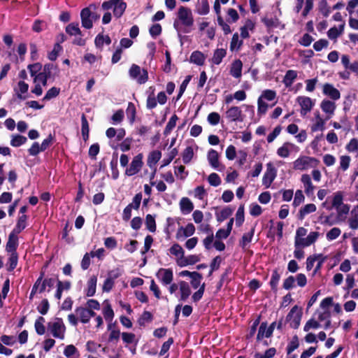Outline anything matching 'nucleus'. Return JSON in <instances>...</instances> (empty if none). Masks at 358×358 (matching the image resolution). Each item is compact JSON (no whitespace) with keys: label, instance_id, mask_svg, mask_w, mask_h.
Listing matches in <instances>:
<instances>
[{"label":"nucleus","instance_id":"11","mask_svg":"<svg viewBox=\"0 0 358 358\" xmlns=\"http://www.w3.org/2000/svg\"><path fill=\"white\" fill-rule=\"evenodd\" d=\"M277 176V170L271 163L266 164V170L262 178V184L266 188L270 187L271 185Z\"/></svg>","mask_w":358,"mask_h":358},{"label":"nucleus","instance_id":"13","mask_svg":"<svg viewBox=\"0 0 358 358\" xmlns=\"http://www.w3.org/2000/svg\"><path fill=\"white\" fill-rule=\"evenodd\" d=\"M156 276L163 285H170L173 279V271L170 268H159Z\"/></svg>","mask_w":358,"mask_h":358},{"label":"nucleus","instance_id":"6","mask_svg":"<svg viewBox=\"0 0 358 358\" xmlns=\"http://www.w3.org/2000/svg\"><path fill=\"white\" fill-rule=\"evenodd\" d=\"M130 77L139 84H143L148 79V71L136 64H132L129 71Z\"/></svg>","mask_w":358,"mask_h":358},{"label":"nucleus","instance_id":"1","mask_svg":"<svg viewBox=\"0 0 358 358\" xmlns=\"http://www.w3.org/2000/svg\"><path fill=\"white\" fill-rule=\"evenodd\" d=\"M317 231H310L308 234L307 229L300 227L297 228L294 236V257L298 259H301L304 257V252L302 248H307L314 244L320 236Z\"/></svg>","mask_w":358,"mask_h":358},{"label":"nucleus","instance_id":"4","mask_svg":"<svg viewBox=\"0 0 358 358\" xmlns=\"http://www.w3.org/2000/svg\"><path fill=\"white\" fill-rule=\"evenodd\" d=\"M48 331L53 337L64 340L65 338L66 327L60 318H55L48 323Z\"/></svg>","mask_w":358,"mask_h":358},{"label":"nucleus","instance_id":"27","mask_svg":"<svg viewBox=\"0 0 358 358\" xmlns=\"http://www.w3.org/2000/svg\"><path fill=\"white\" fill-rule=\"evenodd\" d=\"M180 301H185L191 294V289L189 284L183 280L179 282Z\"/></svg>","mask_w":358,"mask_h":358},{"label":"nucleus","instance_id":"24","mask_svg":"<svg viewBox=\"0 0 358 358\" xmlns=\"http://www.w3.org/2000/svg\"><path fill=\"white\" fill-rule=\"evenodd\" d=\"M180 208L182 214L187 215L193 210L194 205L189 199L183 197L180 201Z\"/></svg>","mask_w":358,"mask_h":358},{"label":"nucleus","instance_id":"47","mask_svg":"<svg viewBox=\"0 0 358 358\" xmlns=\"http://www.w3.org/2000/svg\"><path fill=\"white\" fill-rule=\"evenodd\" d=\"M45 318L39 317L35 322L34 327L36 331L39 335H43L45 332V327L44 326Z\"/></svg>","mask_w":358,"mask_h":358},{"label":"nucleus","instance_id":"31","mask_svg":"<svg viewBox=\"0 0 358 358\" xmlns=\"http://www.w3.org/2000/svg\"><path fill=\"white\" fill-rule=\"evenodd\" d=\"M345 22H343L338 27H331L327 32V36L331 40H336L337 38L341 35L344 31Z\"/></svg>","mask_w":358,"mask_h":358},{"label":"nucleus","instance_id":"61","mask_svg":"<svg viewBox=\"0 0 358 358\" xmlns=\"http://www.w3.org/2000/svg\"><path fill=\"white\" fill-rule=\"evenodd\" d=\"M208 181L213 187H217L221 184V178L215 173H212L209 175Z\"/></svg>","mask_w":358,"mask_h":358},{"label":"nucleus","instance_id":"38","mask_svg":"<svg viewBox=\"0 0 358 358\" xmlns=\"http://www.w3.org/2000/svg\"><path fill=\"white\" fill-rule=\"evenodd\" d=\"M199 257L197 255H189L187 257L182 258V259L178 260V264L180 266H185L189 264H194L198 262H199Z\"/></svg>","mask_w":358,"mask_h":358},{"label":"nucleus","instance_id":"22","mask_svg":"<svg viewBox=\"0 0 358 358\" xmlns=\"http://www.w3.org/2000/svg\"><path fill=\"white\" fill-rule=\"evenodd\" d=\"M206 56L199 50H195L192 52L189 57V62L197 66H203L205 63Z\"/></svg>","mask_w":358,"mask_h":358},{"label":"nucleus","instance_id":"21","mask_svg":"<svg viewBox=\"0 0 358 358\" xmlns=\"http://www.w3.org/2000/svg\"><path fill=\"white\" fill-rule=\"evenodd\" d=\"M207 159L212 168L221 170L220 169V164L219 162V155L216 150L213 149L210 150L207 155Z\"/></svg>","mask_w":358,"mask_h":358},{"label":"nucleus","instance_id":"12","mask_svg":"<svg viewBox=\"0 0 358 358\" xmlns=\"http://www.w3.org/2000/svg\"><path fill=\"white\" fill-rule=\"evenodd\" d=\"M322 94L334 101L341 98V92L332 84L326 83L322 85Z\"/></svg>","mask_w":358,"mask_h":358},{"label":"nucleus","instance_id":"57","mask_svg":"<svg viewBox=\"0 0 358 358\" xmlns=\"http://www.w3.org/2000/svg\"><path fill=\"white\" fill-rule=\"evenodd\" d=\"M259 98L267 101H273L276 98V92L272 90H265L262 92Z\"/></svg>","mask_w":358,"mask_h":358},{"label":"nucleus","instance_id":"60","mask_svg":"<svg viewBox=\"0 0 358 358\" xmlns=\"http://www.w3.org/2000/svg\"><path fill=\"white\" fill-rule=\"evenodd\" d=\"M320 327V324L318 321L314 319H310L306 323L303 327V330L307 332L309 331L310 329H317Z\"/></svg>","mask_w":358,"mask_h":358},{"label":"nucleus","instance_id":"23","mask_svg":"<svg viewBox=\"0 0 358 358\" xmlns=\"http://www.w3.org/2000/svg\"><path fill=\"white\" fill-rule=\"evenodd\" d=\"M348 223L350 229L353 230L358 229V206H355L350 211Z\"/></svg>","mask_w":358,"mask_h":358},{"label":"nucleus","instance_id":"32","mask_svg":"<svg viewBox=\"0 0 358 358\" xmlns=\"http://www.w3.org/2000/svg\"><path fill=\"white\" fill-rule=\"evenodd\" d=\"M77 317L80 322L86 324L90 322V310L86 308L79 307L76 309Z\"/></svg>","mask_w":358,"mask_h":358},{"label":"nucleus","instance_id":"43","mask_svg":"<svg viewBox=\"0 0 358 358\" xmlns=\"http://www.w3.org/2000/svg\"><path fill=\"white\" fill-rule=\"evenodd\" d=\"M343 204V193L342 192H336L333 194L332 206L336 209Z\"/></svg>","mask_w":358,"mask_h":358},{"label":"nucleus","instance_id":"26","mask_svg":"<svg viewBox=\"0 0 358 358\" xmlns=\"http://www.w3.org/2000/svg\"><path fill=\"white\" fill-rule=\"evenodd\" d=\"M317 207L314 203H308L300 208L298 213L299 219L303 220L308 214L315 212Z\"/></svg>","mask_w":358,"mask_h":358},{"label":"nucleus","instance_id":"15","mask_svg":"<svg viewBox=\"0 0 358 358\" xmlns=\"http://www.w3.org/2000/svg\"><path fill=\"white\" fill-rule=\"evenodd\" d=\"M327 120V118H322L319 112H315L314 113V118L312 120L313 124L310 126L311 131L316 132L318 131H324L325 129V124Z\"/></svg>","mask_w":358,"mask_h":358},{"label":"nucleus","instance_id":"48","mask_svg":"<svg viewBox=\"0 0 358 358\" xmlns=\"http://www.w3.org/2000/svg\"><path fill=\"white\" fill-rule=\"evenodd\" d=\"M178 120V117L176 115H173L171 116V117L169 120V122L165 127V129L164 131V135L167 136L171 133V131L173 130V129L176 127V122Z\"/></svg>","mask_w":358,"mask_h":358},{"label":"nucleus","instance_id":"30","mask_svg":"<svg viewBox=\"0 0 358 358\" xmlns=\"http://www.w3.org/2000/svg\"><path fill=\"white\" fill-rule=\"evenodd\" d=\"M297 71L294 70H288L282 80V83L286 87L292 86L296 78H297Z\"/></svg>","mask_w":358,"mask_h":358},{"label":"nucleus","instance_id":"20","mask_svg":"<svg viewBox=\"0 0 358 358\" xmlns=\"http://www.w3.org/2000/svg\"><path fill=\"white\" fill-rule=\"evenodd\" d=\"M29 90V85L24 81H19L17 87H14V92L17 97L20 99L24 100L27 99L26 94Z\"/></svg>","mask_w":358,"mask_h":358},{"label":"nucleus","instance_id":"14","mask_svg":"<svg viewBox=\"0 0 358 358\" xmlns=\"http://www.w3.org/2000/svg\"><path fill=\"white\" fill-rule=\"evenodd\" d=\"M298 147L292 143L285 142L277 149L276 153L281 158H287L292 151L297 152Z\"/></svg>","mask_w":358,"mask_h":358},{"label":"nucleus","instance_id":"56","mask_svg":"<svg viewBox=\"0 0 358 358\" xmlns=\"http://www.w3.org/2000/svg\"><path fill=\"white\" fill-rule=\"evenodd\" d=\"M345 149L349 152H358V138H352L350 142L346 145Z\"/></svg>","mask_w":358,"mask_h":358},{"label":"nucleus","instance_id":"34","mask_svg":"<svg viewBox=\"0 0 358 358\" xmlns=\"http://www.w3.org/2000/svg\"><path fill=\"white\" fill-rule=\"evenodd\" d=\"M197 150V147L187 146L182 153V162L185 164H189L194 157V150Z\"/></svg>","mask_w":358,"mask_h":358},{"label":"nucleus","instance_id":"3","mask_svg":"<svg viewBox=\"0 0 358 358\" xmlns=\"http://www.w3.org/2000/svg\"><path fill=\"white\" fill-rule=\"evenodd\" d=\"M319 163V160L315 157L302 155L293 162V168L295 170L303 171L317 167Z\"/></svg>","mask_w":358,"mask_h":358},{"label":"nucleus","instance_id":"17","mask_svg":"<svg viewBox=\"0 0 358 358\" xmlns=\"http://www.w3.org/2000/svg\"><path fill=\"white\" fill-rule=\"evenodd\" d=\"M195 227L192 223H188L185 227H180L177 233L176 238L181 239L185 238L192 236L195 232Z\"/></svg>","mask_w":358,"mask_h":358},{"label":"nucleus","instance_id":"35","mask_svg":"<svg viewBox=\"0 0 358 358\" xmlns=\"http://www.w3.org/2000/svg\"><path fill=\"white\" fill-rule=\"evenodd\" d=\"M64 355L67 358H78L80 353L73 345H68L64 350Z\"/></svg>","mask_w":358,"mask_h":358},{"label":"nucleus","instance_id":"42","mask_svg":"<svg viewBox=\"0 0 358 358\" xmlns=\"http://www.w3.org/2000/svg\"><path fill=\"white\" fill-rule=\"evenodd\" d=\"M97 278L95 275L92 276L87 282V295L88 296H93L96 292Z\"/></svg>","mask_w":358,"mask_h":358},{"label":"nucleus","instance_id":"25","mask_svg":"<svg viewBox=\"0 0 358 358\" xmlns=\"http://www.w3.org/2000/svg\"><path fill=\"white\" fill-rule=\"evenodd\" d=\"M162 157V152L159 150L151 152L147 159V164L150 169L156 168V164Z\"/></svg>","mask_w":358,"mask_h":358},{"label":"nucleus","instance_id":"18","mask_svg":"<svg viewBox=\"0 0 358 358\" xmlns=\"http://www.w3.org/2000/svg\"><path fill=\"white\" fill-rule=\"evenodd\" d=\"M301 182L303 184L306 194L308 196H312L314 193L315 186L312 182L310 176L307 173L303 174L301 177Z\"/></svg>","mask_w":358,"mask_h":358},{"label":"nucleus","instance_id":"62","mask_svg":"<svg viewBox=\"0 0 358 358\" xmlns=\"http://www.w3.org/2000/svg\"><path fill=\"white\" fill-rule=\"evenodd\" d=\"M207 120L211 125H217L219 124L220 120V115L216 112H212L208 114Z\"/></svg>","mask_w":358,"mask_h":358},{"label":"nucleus","instance_id":"10","mask_svg":"<svg viewBox=\"0 0 358 358\" xmlns=\"http://www.w3.org/2000/svg\"><path fill=\"white\" fill-rule=\"evenodd\" d=\"M143 154L140 153L133 158L129 167L125 171L127 176H131L140 171L143 164Z\"/></svg>","mask_w":358,"mask_h":358},{"label":"nucleus","instance_id":"54","mask_svg":"<svg viewBox=\"0 0 358 358\" xmlns=\"http://www.w3.org/2000/svg\"><path fill=\"white\" fill-rule=\"evenodd\" d=\"M66 31L67 34L71 36H77L81 34V31L78 27V24L75 23L69 24L66 28Z\"/></svg>","mask_w":358,"mask_h":358},{"label":"nucleus","instance_id":"29","mask_svg":"<svg viewBox=\"0 0 358 358\" xmlns=\"http://www.w3.org/2000/svg\"><path fill=\"white\" fill-rule=\"evenodd\" d=\"M16 233L11 232L8 236V241L6 244V250L9 252H14L18 245V238Z\"/></svg>","mask_w":358,"mask_h":358},{"label":"nucleus","instance_id":"49","mask_svg":"<svg viewBox=\"0 0 358 358\" xmlns=\"http://www.w3.org/2000/svg\"><path fill=\"white\" fill-rule=\"evenodd\" d=\"M145 225L150 232H155L156 231L155 217L150 214L147 215L145 217Z\"/></svg>","mask_w":358,"mask_h":358},{"label":"nucleus","instance_id":"16","mask_svg":"<svg viewBox=\"0 0 358 358\" xmlns=\"http://www.w3.org/2000/svg\"><path fill=\"white\" fill-rule=\"evenodd\" d=\"M320 108L327 114V120H329L334 115L336 106L329 99H323L320 103Z\"/></svg>","mask_w":358,"mask_h":358},{"label":"nucleus","instance_id":"53","mask_svg":"<svg viewBox=\"0 0 358 358\" xmlns=\"http://www.w3.org/2000/svg\"><path fill=\"white\" fill-rule=\"evenodd\" d=\"M341 234V230L338 227L331 229L326 234V238L329 241L336 239Z\"/></svg>","mask_w":358,"mask_h":358},{"label":"nucleus","instance_id":"39","mask_svg":"<svg viewBox=\"0 0 358 358\" xmlns=\"http://www.w3.org/2000/svg\"><path fill=\"white\" fill-rule=\"evenodd\" d=\"M210 11V6L208 0H200L197 6L196 12L199 15H205Z\"/></svg>","mask_w":358,"mask_h":358},{"label":"nucleus","instance_id":"46","mask_svg":"<svg viewBox=\"0 0 358 358\" xmlns=\"http://www.w3.org/2000/svg\"><path fill=\"white\" fill-rule=\"evenodd\" d=\"M27 218V215H25L20 216L13 232L20 234L26 227Z\"/></svg>","mask_w":358,"mask_h":358},{"label":"nucleus","instance_id":"45","mask_svg":"<svg viewBox=\"0 0 358 358\" xmlns=\"http://www.w3.org/2000/svg\"><path fill=\"white\" fill-rule=\"evenodd\" d=\"M243 44V41L239 39V36L237 33L234 34L232 36L230 43V50L231 51H238Z\"/></svg>","mask_w":358,"mask_h":358},{"label":"nucleus","instance_id":"2","mask_svg":"<svg viewBox=\"0 0 358 358\" xmlns=\"http://www.w3.org/2000/svg\"><path fill=\"white\" fill-rule=\"evenodd\" d=\"M194 24V17L192 10L185 6L179 7L177 13V19L173 22V27L178 34L189 33Z\"/></svg>","mask_w":358,"mask_h":358},{"label":"nucleus","instance_id":"52","mask_svg":"<svg viewBox=\"0 0 358 358\" xmlns=\"http://www.w3.org/2000/svg\"><path fill=\"white\" fill-rule=\"evenodd\" d=\"M27 141V138L20 135H13L12 136V139L10 141V145L13 147H19Z\"/></svg>","mask_w":358,"mask_h":358},{"label":"nucleus","instance_id":"36","mask_svg":"<svg viewBox=\"0 0 358 358\" xmlns=\"http://www.w3.org/2000/svg\"><path fill=\"white\" fill-rule=\"evenodd\" d=\"M272 335V330L268 329L266 323H262L257 334V339L261 340L264 338H268Z\"/></svg>","mask_w":358,"mask_h":358},{"label":"nucleus","instance_id":"51","mask_svg":"<svg viewBox=\"0 0 358 358\" xmlns=\"http://www.w3.org/2000/svg\"><path fill=\"white\" fill-rule=\"evenodd\" d=\"M305 201V196L302 190L298 189L295 192L292 205L296 208L300 206Z\"/></svg>","mask_w":358,"mask_h":358},{"label":"nucleus","instance_id":"50","mask_svg":"<svg viewBox=\"0 0 358 358\" xmlns=\"http://www.w3.org/2000/svg\"><path fill=\"white\" fill-rule=\"evenodd\" d=\"M174 173L176 176L180 180H185L188 176V171H185V167L182 165L175 166Z\"/></svg>","mask_w":358,"mask_h":358},{"label":"nucleus","instance_id":"9","mask_svg":"<svg viewBox=\"0 0 358 358\" xmlns=\"http://www.w3.org/2000/svg\"><path fill=\"white\" fill-rule=\"evenodd\" d=\"M296 102L301 107L300 113L302 116L306 115L311 111L315 106V101L306 96H299L296 98Z\"/></svg>","mask_w":358,"mask_h":358},{"label":"nucleus","instance_id":"7","mask_svg":"<svg viewBox=\"0 0 358 358\" xmlns=\"http://www.w3.org/2000/svg\"><path fill=\"white\" fill-rule=\"evenodd\" d=\"M302 310L297 306H294L287 315L286 320L293 329H297L301 323Z\"/></svg>","mask_w":358,"mask_h":358},{"label":"nucleus","instance_id":"37","mask_svg":"<svg viewBox=\"0 0 358 358\" xmlns=\"http://www.w3.org/2000/svg\"><path fill=\"white\" fill-rule=\"evenodd\" d=\"M226 50L223 48L215 50L211 59L212 63L216 65L220 64L222 59L226 56Z\"/></svg>","mask_w":358,"mask_h":358},{"label":"nucleus","instance_id":"28","mask_svg":"<svg viewBox=\"0 0 358 358\" xmlns=\"http://www.w3.org/2000/svg\"><path fill=\"white\" fill-rule=\"evenodd\" d=\"M42 72L48 79H55V78L59 74V69L53 64H46L44 66Z\"/></svg>","mask_w":358,"mask_h":358},{"label":"nucleus","instance_id":"5","mask_svg":"<svg viewBox=\"0 0 358 358\" xmlns=\"http://www.w3.org/2000/svg\"><path fill=\"white\" fill-rule=\"evenodd\" d=\"M127 8V4L122 0H109L103 2L101 8L103 10L113 9V14L116 17H120Z\"/></svg>","mask_w":358,"mask_h":358},{"label":"nucleus","instance_id":"41","mask_svg":"<svg viewBox=\"0 0 358 358\" xmlns=\"http://www.w3.org/2000/svg\"><path fill=\"white\" fill-rule=\"evenodd\" d=\"M94 43L97 48H101L104 44L109 45L111 43V40L108 35L98 34Z\"/></svg>","mask_w":358,"mask_h":358},{"label":"nucleus","instance_id":"55","mask_svg":"<svg viewBox=\"0 0 358 358\" xmlns=\"http://www.w3.org/2000/svg\"><path fill=\"white\" fill-rule=\"evenodd\" d=\"M244 220V206H240L236 213V224L238 227L241 226Z\"/></svg>","mask_w":358,"mask_h":358},{"label":"nucleus","instance_id":"59","mask_svg":"<svg viewBox=\"0 0 358 358\" xmlns=\"http://www.w3.org/2000/svg\"><path fill=\"white\" fill-rule=\"evenodd\" d=\"M178 150L176 148H173L170 151L167 157L164 158L162 160V167H164L166 166H168L171 161L176 157V156L178 155Z\"/></svg>","mask_w":358,"mask_h":358},{"label":"nucleus","instance_id":"63","mask_svg":"<svg viewBox=\"0 0 358 358\" xmlns=\"http://www.w3.org/2000/svg\"><path fill=\"white\" fill-rule=\"evenodd\" d=\"M59 92L60 90L59 88L53 87L47 92L43 100H50L51 99L56 97L59 94Z\"/></svg>","mask_w":358,"mask_h":358},{"label":"nucleus","instance_id":"8","mask_svg":"<svg viewBox=\"0 0 358 358\" xmlns=\"http://www.w3.org/2000/svg\"><path fill=\"white\" fill-rule=\"evenodd\" d=\"M225 117L229 122H243L245 115L240 107L238 106H231L225 112Z\"/></svg>","mask_w":358,"mask_h":358},{"label":"nucleus","instance_id":"33","mask_svg":"<svg viewBox=\"0 0 358 358\" xmlns=\"http://www.w3.org/2000/svg\"><path fill=\"white\" fill-rule=\"evenodd\" d=\"M242 67L243 64L241 61L239 59L235 60L231 64L230 70L231 75L236 78H240L242 74Z\"/></svg>","mask_w":358,"mask_h":358},{"label":"nucleus","instance_id":"58","mask_svg":"<svg viewBox=\"0 0 358 358\" xmlns=\"http://www.w3.org/2000/svg\"><path fill=\"white\" fill-rule=\"evenodd\" d=\"M103 314L106 319V320H108L109 322H111L114 317V312L110 306V304L107 303L103 309Z\"/></svg>","mask_w":358,"mask_h":358},{"label":"nucleus","instance_id":"44","mask_svg":"<svg viewBox=\"0 0 358 358\" xmlns=\"http://www.w3.org/2000/svg\"><path fill=\"white\" fill-rule=\"evenodd\" d=\"M255 229H252L250 231L243 234L241 240L240 241V245L243 248H246L248 244L251 242L254 235Z\"/></svg>","mask_w":358,"mask_h":358},{"label":"nucleus","instance_id":"64","mask_svg":"<svg viewBox=\"0 0 358 358\" xmlns=\"http://www.w3.org/2000/svg\"><path fill=\"white\" fill-rule=\"evenodd\" d=\"M276 353V350L274 348L268 349L264 354L256 353L255 358H272Z\"/></svg>","mask_w":358,"mask_h":358},{"label":"nucleus","instance_id":"19","mask_svg":"<svg viewBox=\"0 0 358 358\" xmlns=\"http://www.w3.org/2000/svg\"><path fill=\"white\" fill-rule=\"evenodd\" d=\"M82 25L86 29H91L93 26L92 20V13L89 8H85L82 10L80 13Z\"/></svg>","mask_w":358,"mask_h":358},{"label":"nucleus","instance_id":"40","mask_svg":"<svg viewBox=\"0 0 358 358\" xmlns=\"http://www.w3.org/2000/svg\"><path fill=\"white\" fill-rule=\"evenodd\" d=\"M170 253L174 255L178 259H182L184 257V250L182 248L178 243L173 244L169 249Z\"/></svg>","mask_w":358,"mask_h":358}]
</instances>
